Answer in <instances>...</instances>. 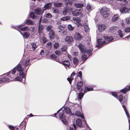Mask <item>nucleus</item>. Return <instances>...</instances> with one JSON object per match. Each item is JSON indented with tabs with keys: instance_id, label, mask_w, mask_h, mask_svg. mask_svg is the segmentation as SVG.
Listing matches in <instances>:
<instances>
[{
	"instance_id": "obj_1",
	"label": "nucleus",
	"mask_w": 130,
	"mask_h": 130,
	"mask_svg": "<svg viewBox=\"0 0 130 130\" xmlns=\"http://www.w3.org/2000/svg\"><path fill=\"white\" fill-rule=\"evenodd\" d=\"M81 52L82 53H87V54L91 53L93 50V48L91 46L88 49H86L84 45L82 44H79L78 46Z\"/></svg>"
},
{
	"instance_id": "obj_2",
	"label": "nucleus",
	"mask_w": 130,
	"mask_h": 130,
	"mask_svg": "<svg viewBox=\"0 0 130 130\" xmlns=\"http://www.w3.org/2000/svg\"><path fill=\"white\" fill-rule=\"evenodd\" d=\"M64 106L57 111V113L59 114L58 116L60 118V120L62 121L63 123L66 124V120L65 118V116L64 114V109L63 110H62V109Z\"/></svg>"
},
{
	"instance_id": "obj_3",
	"label": "nucleus",
	"mask_w": 130,
	"mask_h": 130,
	"mask_svg": "<svg viewBox=\"0 0 130 130\" xmlns=\"http://www.w3.org/2000/svg\"><path fill=\"white\" fill-rule=\"evenodd\" d=\"M19 76L20 77H17L15 79L18 80L20 81L23 83H25V81L26 74L24 72H20Z\"/></svg>"
},
{
	"instance_id": "obj_4",
	"label": "nucleus",
	"mask_w": 130,
	"mask_h": 130,
	"mask_svg": "<svg viewBox=\"0 0 130 130\" xmlns=\"http://www.w3.org/2000/svg\"><path fill=\"white\" fill-rule=\"evenodd\" d=\"M30 60L28 59H26L25 60H22L20 62V63L22 64V67L24 69H25L27 66H29L30 63Z\"/></svg>"
},
{
	"instance_id": "obj_5",
	"label": "nucleus",
	"mask_w": 130,
	"mask_h": 130,
	"mask_svg": "<svg viewBox=\"0 0 130 130\" xmlns=\"http://www.w3.org/2000/svg\"><path fill=\"white\" fill-rule=\"evenodd\" d=\"M102 39H98L97 40V44L95 46L96 47H97L99 48L102 47L103 46V45L106 43V41H104L102 42Z\"/></svg>"
},
{
	"instance_id": "obj_6",
	"label": "nucleus",
	"mask_w": 130,
	"mask_h": 130,
	"mask_svg": "<svg viewBox=\"0 0 130 130\" xmlns=\"http://www.w3.org/2000/svg\"><path fill=\"white\" fill-rule=\"evenodd\" d=\"M83 8H80L79 9H76L72 11V14L74 16H77L79 15L83 10Z\"/></svg>"
},
{
	"instance_id": "obj_7",
	"label": "nucleus",
	"mask_w": 130,
	"mask_h": 130,
	"mask_svg": "<svg viewBox=\"0 0 130 130\" xmlns=\"http://www.w3.org/2000/svg\"><path fill=\"white\" fill-rule=\"evenodd\" d=\"M108 9L105 7H104L101 9L100 12L102 15L103 16L107 15L108 14Z\"/></svg>"
},
{
	"instance_id": "obj_8",
	"label": "nucleus",
	"mask_w": 130,
	"mask_h": 130,
	"mask_svg": "<svg viewBox=\"0 0 130 130\" xmlns=\"http://www.w3.org/2000/svg\"><path fill=\"white\" fill-rule=\"evenodd\" d=\"M103 38L106 41V43L105 44H107L109 43L110 42L112 41L113 39L112 37L108 36H104Z\"/></svg>"
},
{
	"instance_id": "obj_9",
	"label": "nucleus",
	"mask_w": 130,
	"mask_h": 130,
	"mask_svg": "<svg viewBox=\"0 0 130 130\" xmlns=\"http://www.w3.org/2000/svg\"><path fill=\"white\" fill-rule=\"evenodd\" d=\"M66 42L69 44L71 43L73 40V38L72 36H67L65 38Z\"/></svg>"
},
{
	"instance_id": "obj_10",
	"label": "nucleus",
	"mask_w": 130,
	"mask_h": 130,
	"mask_svg": "<svg viewBox=\"0 0 130 130\" xmlns=\"http://www.w3.org/2000/svg\"><path fill=\"white\" fill-rule=\"evenodd\" d=\"M130 90V86H127L124 89L120 90V92L124 94H126L127 92Z\"/></svg>"
},
{
	"instance_id": "obj_11",
	"label": "nucleus",
	"mask_w": 130,
	"mask_h": 130,
	"mask_svg": "<svg viewBox=\"0 0 130 130\" xmlns=\"http://www.w3.org/2000/svg\"><path fill=\"white\" fill-rule=\"evenodd\" d=\"M60 63L62 64L64 66H65L67 70V68L66 67L67 66L68 67L70 65V61L68 60H66L64 61H63L62 62H60Z\"/></svg>"
},
{
	"instance_id": "obj_12",
	"label": "nucleus",
	"mask_w": 130,
	"mask_h": 130,
	"mask_svg": "<svg viewBox=\"0 0 130 130\" xmlns=\"http://www.w3.org/2000/svg\"><path fill=\"white\" fill-rule=\"evenodd\" d=\"M24 24L27 25H34V22L33 21L30 19H27L24 21Z\"/></svg>"
},
{
	"instance_id": "obj_13",
	"label": "nucleus",
	"mask_w": 130,
	"mask_h": 130,
	"mask_svg": "<svg viewBox=\"0 0 130 130\" xmlns=\"http://www.w3.org/2000/svg\"><path fill=\"white\" fill-rule=\"evenodd\" d=\"M122 106L124 108L125 111V113L127 117L129 123V126H130V117L129 116L128 112L126 109V107L124 105H123Z\"/></svg>"
},
{
	"instance_id": "obj_14",
	"label": "nucleus",
	"mask_w": 130,
	"mask_h": 130,
	"mask_svg": "<svg viewBox=\"0 0 130 130\" xmlns=\"http://www.w3.org/2000/svg\"><path fill=\"white\" fill-rule=\"evenodd\" d=\"M21 64H22L19 63L18 64L15 68L17 71L18 72H23V71L24 70L23 68L21 67Z\"/></svg>"
},
{
	"instance_id": "obj_15",
	"label": "nucleus",
	"mask_w": 130,
	"mask_h": 130,
	"mask_svg": "<svg viewBox=\"0 0 130 130\" xmlns=\"http://www.w3.org/2000/svg\"><path fill=\"white\" fill-rule=\"evenodd\" d=\"M34 11L37 15H42L44 13L43 10H41L40 8H37L34 10Z\"/></svg>"
},
{
	"instance_id": "obj_16",
	"label": "nucleus",
	"mask_w": 130,
	"mask_h": 130,
	"mask_svg": "<svg viewBox=\"0 0 130 130\" xmlns=\"http://www.w3.org/2000/svg\"><path fill=\"white\" fill-rule=\"evenodd\" d=\"M106 27L105 25L104 24H101L98 26V29L99 31L102 32L104 31Z\"/></svg>"
},
{
	"instance_id": "obj_17",
	"label": "nucleus",
	"mask_w": 130,
	"mask_h": 130,
	"mask_svg": "<svg viewBox=\"0 0 130 130\" xmlns=\"http://www.w3.org/2000/svg\"><path fill=\"white\" fill-rule=\"evenodd\" d=\"M83 86V83L82 81L78 82L77 84V89L78 90L80 91L81 89H83L82 88Z\"/></svg>"
},
{
	"instance_id": "obj_18",
	"label": "nucleus",
	"mask_w": 130,
	"mask_h": 130,
	"mask_svg": "<svg viewBox=\"0 0 130 130\" xmlns=\"http://www.w3.org/2000/svg\"><path fill=\"white\" fill-rule=\"evenodd\" d=\"M82 38V36L79 32H77L74 36V39L77 41H80Z\"/></svg>"
},
{
	"instance_id": "obj_19",
	"label": "nucleus",
	"mask_w": 130,
	"mask_h": 130,
	"mask_svg": "<svg viewBox=\"0 0 130 130\" xmlns=\"http://www.w3.org/2000/svg\"><path fill=\"white\" fill-rule=\"evenodd\" d=\"M75 73L74 72H73L71 74L70 78H67V80L69 81L70 84H71L72 81L73 79V76L75 75Z\"/></svg>"
},
{
	"instance_id": "obj_20",
	"label": "nucleus",
	"mask_w": 130,
	"mask_h": 130,
	"mask_svg": "<svg viewBox=\"0 0 130 130\" xmlns=\"http://www.w3.org/2000/svg\"><path fill=\"white\" fill-rule=\"evenodd\" d=\"M83 90V89H81L80 90V92L77 94H78V98L79 99H82L84 95V94L82 92Z\"/></svg>"
},
{
	"instance_id": "obj_21",
	"label": "nucleus",
	"mask_w": 130,
	"mask_h": 130,
	"mask_svg": "<svg viewBox=\"0 0 130 130\" xmlns=\"http://www.w3.org/2000/svg\"><path fill=\"white\" fill-rule=\"evenodd\" d=\"M76 124L77 126H78L80 127L82 126V123L80 119H77L76 121Z\"/></svg>"
},
{
	"instance_id": "obj_22",
	"label": "nucleus",
	"mask_w": 130,
	"mask_h": 130,
	"mask_svg": "<svg viewBox=\"0 0 130 130\" xmlns=\"http://www.w3.org/2000/svg\"><path fill=\"white\" fill-rule=\"evenodd\" d=\"M119 18V16L117 14L114 15L111 19V21L113 22H115L117 21Z\"/></svg>"
},
{
	"instance_id": "obj_23",
	"label": "nucleus",
	"mask_w": 130,
	"mask_h": 130,
	"mask_svg": "<svg viewBox=\"0 0 130 130\" xmlns=\"http://www.w3.org/2000/svg\"><path fill=\"white\" fill-rule=\"evenodd\" d=\"M49 37L50 39H53L55 36L53 30L51 31L49 34Z\"/></svg>"
},
{
	"instance_id": "obj_24",
	"label": "nucleus",
	"mask_w": 130,
	"mask_h": 130,
	"mask_svg": "<svg viewBox=\"0 0 130 130\" xmlns=\"http://www.w3.org/2000/svg\"><path fill=\"white\" fill-rule=\"evenodd\" d=\"M30 35L29 32H25L23 33L22 36L24 39H27L29 37Z\"/></svg>"
},
{
	"instance_id": "obj_25",
	"label": "nucleus",
	"mask_w": 130,
	"mask_h": 130,
	"mask_svg": "<svg viewBox=\"0 0 130 130\" xmlns=\"http://www.w3.org/2000/svg\"><path fill=\"white\" fill-rule=\"evenodd\" d=\"M9 79L7 77H5L0 79V83H3L8 81Z\"/></svg>"
},
{
	"instance_id": "obj_26",
	"label": "nucleus",
	"mask_w": 130,
	"mask_h": 130,
	"mask_svg": "<svg viewBox=\"0 0 130 130\" xmlns=\"http://www.w3.org/2000/svg\"><path fill=\"white\" fill-rule=\"evenodd\" d=\"M62 4L61 3H58L57 2H54V5L55 7H61L62 6Z\"/></svg>"
},
{
	"instance_id": "obj_27",
	"label": "nucleus",
	"mask_w": 130,
	"mask_h": 130,
	"mask_svg": "<svg viewBox=\"0 0 130 130\" xmlns=\"http://www.w3.org/2000/svg\"><path fill=\"white\" fill-rule=\"evenodd\" d=\"M74 5L76 8H81L83 7L84 6V4L81 3H75Z\"/></svg>"
},
{
	"instance_id": "obj_28",
	"label": "nucleus",
	"mask_w": 130,
	"mask_h": 130,
	"mask_svg": "<svg viewBox=\"0 0 130 130\" xmlns=\"http://www.w3.org/2000/svg\"><path fill=\"white\" fill-rule=\"evenodd\" d=\"M127 8L126 7H124L121 8L120 10V12L122 13H123L125 12V13H126L127 12L129 13V12H127V11H125V10L127 9Z\"/></svg>"
},
{
	"instance_id": "obj_29",
	"label": "nucleus",
	"mask_w": 130,
	"mask_h": 130,
	"mask_svg": "<svg viewBox=\"0 0 130 130\" xmlns=\"http://www.w3.org/2000/svg\"><path fill=\"white\" fill-rule=\"evenodd\" d=\"M70 17L69 16H66L61 18L60 20L62 21H68L70 20Z\"/></svg>"
},
{
	"instance_id": "obj_30",
	"label": "nucleus",
	"mask_w": 130,
	"mask_h": 130,
	"mask_svg": "<svg viewBox=\"0 0 130 130\" xmlns=\"http://www.w3.org/2000/svg\"><path fill=\"white\" fill-rule=\"evenodd\" d=\"M43 28V26L42 25H39L38 27V32L39 34H40Z\"/></svg>"
},
{
	"instance_id": "obj_31",
	"label": "nucleus",
	"mask_w": 130,
	"mask_h": 130,
	"mask_svg": "<svg viewBox=\"0 0 130 130\" xmlns=\"http://www.w3.org/2000/svg\"><path fill=\"white\" fill-rule=\"evenodd\" d=\"M88 58L87 56L86 55L83 54L82 55L81 59L84 62Z\"/></svg>"
},
{
	"instance_id": "obj_32",
	"label": "nucleus",
	"mask_w": 130,
	"mask_h": 130,
	"mask_svg": "<svg viewBox=\"0 0 130 130\" xmlns=\"http://www.w3.org/2000/svg\"><path fill=\"white\" fill-rule=\"evenodd\" d=\"M32 46V49L33 51H34L37 47V46L35 43H31L30 44Z\"/></svg>"
},
{
	"instance_id": "obj_33",
	"label": "nucleus",
	"mask_w": 130,
	"mask_h": 130,
	"mask_svg": "<svg viewBox=\"0 0 130 130\" xmlns=\"http://www.w3.org/2000/svg\"><path fill=\"white\" fill-rule=\"evenodd\" d=\"M29 16L32 19H34L35 18L36 16L35 13L34 12H32L30 13Z\"/></svg>"
},
{
	"instance_id": "obj_34",
	"label": "nucleus",
	"mask_w": 130,
	"mask_h": 130,
	"mask_svg": "<svg viewBox=\"0 0 130 130\" xmlns=\"http://www.w3.org/2000/svg\"><path fill=\"white\" fill-rule=\"evenodd\" d=\"M111 93L112 95L115 97L117 99H118L119 97L116 92H111Z\"/></svg>"
},
{
	"instance_id": "obj_35",
	"label": "nucleus",
	"mask_w": 130,
	"mask_h": 130,
	"mask_svg": "<svg viewBox=\"0 0 130 130\" xmlns=\"http://www.w3.org/2000/svg\"><path fill=\"white\" fill-rule=\"evenodd\" d=\"M118 33L120 37L122 38L123 37V32L121 29H119L118 31Z\"/></svg>"
},
{
	"instance_id": "obj_36",
	"label": "nucleus",
	"mask_w": 130,
	"mask_h": 130,
	"mask_svg": "<svg viewBox=\"0 0 130 130\" xmlns=\"http://www.w3.org/2000/svg\"><path fill=\"white\" fill-rule=\"evenodd\" d=\"M73 63L75 64H77L79 62L78 59L76 57H75L73 59Z\"/></svg>"
},
{
	"instance_id": "obj_37",
	"label": "nucleus",
	"mask_w": 130,
	"mask_h": 130,
	"mask_svg": "<svg viewBox=\"0 0 130 130\" xmlns=\"http://www.w3.org/2000/svg\"><path fill=\"white\" fill-rule=\"evenodd\" d=\"M65 112L68 114H70L71 110L70 108L68 107L66 108L65 109Z\"/></svg>"
},
{
	"instance_id": "obj_38",
	"label": "nucleus",
	"mask_w": 130,
	"mask_h": 130,
	"mask_svg": "<svg viewBox=\"0 0 130 130\" xmlns=\"http://www.w3.org/2000/svg\"><path fill=\"white\" fill-rule=\"evenodd\" d=\"M66 6H67L69 4L70 5H71L72 3V1H70L69 0H68L64 2Z\"/></svg>"
},
{
	"instance_id": "obj_39",
	"label": "nucleus",
	"mask_w": 130,
	"mask_h": 130,
	"mask_svg": "<svg viewBox=\"0 0 130 130\" xmlns=\"http://www.w3.org/2000/svg\"><path fill=\"white\" fill-rule=\"evenodd\" d=\"M80 117L82 119H84L83 120V121L84 122L85 124H86L87 126H88V125L87 124V123L85 121V120L84 119L85 117L84 115L83 114H81L80 115Z\"/></svg>"
},
{
	"instance_id": "obj_40",
	"label": "nucleus",
	"mask_w": 130,
	"mask_h": 130,
	"mask_svg": "<svg viewBox=\"0 0 130 130\" xmlns=\"http://www.w3.org/2000/svg\"><path fill=\"white\" fill-rule=\"evenodd\" d=\"M81 114V112L78 110H76L75 112V115L78 117H80Z\"/></svg>"
},
{
	"instance_id": "obj_41",
	"label": "nucleus",
	"mask_w": 130,
	"mask_h": 130,
	"mask_svg": "<svg viewBox=\"0 0 130 130\" xmlns=\"http://www.w3.org/2000/svg\"><path fill=\"white\" fill-rule=\"evenodd\" d=\"M59 46V44L58 43L56 42L54 45V48L56 49Z\"/></svg>"
},
{
	"instance_id": "obj_42",
	"label": "nucleus",
	"mask_w": 130,
	"mask_h": 130,
	"mask_svg": "<svg viewBox=\"0 0 130 130\" xmlns=\"http://www.w3.org/2000/svg\"><path fill=\"white\" fill-rule=\"evenodd\" d=\"M61 51L62 52H65L67 50V48L65 46H62V48H61Z\"/></svg>"
},
{
	"instance_id": "obj_43",
	"label": "nucleus",
	"mask_w": 130,
	"mask_h": 130,
	"mask_svg": "<svg viewBox=\"0 0 130 130\" xmlns=\"http://www.w3.org/2000/svg\"><path fill=\"white\" fill-rule=\"evenodd\" d=\"M28 28V26H26L20 28V30L21 31H25L27 30Z\"/></svg>"
},
{
	"instance_id": "obj_44",
	"label": "nucleus",
	"mask_w": 130,
	"mask_h": 130,
	"mask_svg": "<svg viewBox=\"0 0 130 130\" xmlns=\"http://www.w3.org/2000/svg\"><path fill=\"white\" fill-rule=\"evenodd\" d=\"M125 23L127 24L130 23V17H128L126 18Z\"/></svg>"
},
{
	"instance_id": "obj_45",
	"label": "nucleus",
	"mask_w": 130,
	"mask_h": 130,
	"mask_svg": "<svg viewBox=\"0 0 130 130\" xmlns=\"http://www.w3.org/2000/svg\"><path fill=\"white\" fill-rule=\"evenodd\" d=\"M68 28L70 30H73L74 27L72 25L70 24H69L68 25Z\"/></svg>"
},
{
	"instance_id": "obj_46",
	"label": "nucleus",
	"mask_w": 130,
	"mask_h": 130,
	"mask_svg": "<svg viewBox=\"0 0 130 130\" xmlns=\"http://www.w3.org/2000/svg\"><path fill=\"white\" fill-rule=\"evenodd\" d=\"M46 17L50 18L52 17V15L50 13H47L45 16Z\"/></svg>"
},
{
	"instance_id": "obj_47",
	"label": "nucleus",
	"mask_w": 130,
	"mask_h": 130,
	"mask_svg": "<svg viewBox=\"0 0 130 130\" xmlns=\"http://www.w3.org/2000/svg\"><path fill=\"white\" fill-rule=\"evenodd\" d=\"M53 10V12L55 13H58L59 10L57 9L53 8L52 9Z\"/></svg>"
},
{
	"instance_id": "obj_48",
	"label": "nucleus",
	"mask_w": 130,
	"mask_h": 130,
	"mask_svg": "<svg viewBox=\"0 0 130 130\" xmlns=\"http://www.w3.org/2000/svg\"><path fill=\"white\" fill-rule=\"evenodd\" d=\"M85 89H86L88 91H89L93 90L92 88H89L88 87H85Z\"/></svg>"
},
{
	"instance_id": "obj_49",
	"label": "nucleus",
	"mask_w": 130,
	"mask_h": 130,
	"mask_svg": "<svg viewBox=\"0 0 130 130\" xmlns=\"http://www.w3.org/2000/svg\"><path fill=\"white\" fill-rule=\"evenodd\" d=\"M123 99V97L122 95H120L119 96V100L120 101L121 104H122V101Z\"/></svg>"
},
{
	"instance_id": "obj_50",
	"label": "nucleus",
	"mask_w": 130,
	"mask_h": 130,
	"mask_svg": "<svg viewBox=\"0 0 130 130\" xmlns=\"http://www.w3.org/2000/svg\"><path fill=\"white\" fill-rule=\"evenodd\" d=\"M125 31L126 32H130V27H126L124 29Z\"/></svg>"
},
{
	"instance_id": "obj_51",
	"label": "nucleus",
	"mask_w": 130,
	"mask_h": 130,
	"mask_svg": "<svg viewBox=\"0 0 130 130\" xmlns=\"http://www.w3.org/2000/svg\"><path fill=\"white\" fill-rule=\"evenodd\" d=\"M50 57L55 59H56L57 58V56L54 54H51L50 56Z\"/></svg>"
},
{
	"instance_id": "obj_52",
	"label": "nucleus",
	"mask_w": 130,
	"mask_h": 130,
	"mask_svg": "<svg viewBox=\"0 0 130 130\" xmlns=\"http://www.w3.org/2000/svg\"><path fill=\"white\" fill-rule=\"evenodd\" d=\"M42 40L43 41V42L44 44L47 41V40H46V38L44 37L42 38Z\"/></svg>"
},
{
	"instance_id": "obj_53",
	"label": "nucleus",
	"mask_w": 130,
	"mask_h": 130,
	"mask_svg": "<svg viewBox=\"0 0 130 130\" xmlns=\"http://www.w3.org/2000/svg\"><path fill=\"white\" fill-rule=\"evenodd\" d=\"M52 26L51 25H48L46 27V30L48 31H50L51 30V28H52Z\"/></svg>"
},
{
	"instance_id": "obj_54",
	"label": "nucleus",
	"mask_w": 130,
	"mask_h": 130,
	"mask_svg": "<svg viewBox=\"0 0 130 130\" xmlns=\"http://www.w3.org/2000/svg\"><path fill=\"white\" fill-rule=\"evenodd\" d=\"M67 32L65 30H63L62 31V32H61V35L63 36L64 35H66L67 34Z\"/></svg>"
},
{
	"instance_id": "obj_55",
	"label": "nucleus",
	"mask_w": 130,
	"mask_h": 130,
	"mask_svg": "<svg viewBox=\"0 0 130 130\" xmlns=\"http://www.w3.org/2000/svg\"><path fill=\"white\" fill-rule=\"evenodd\" d=\"M16 68L14 67L12 71L11 74H15L16 71Z\"/></svg>"
},
{
	"instance_id": "obj_56",
	"label": "nucleus",
	"mask_w": 130,
	"mask_h": 130,
	"mask_svg": "<svg viewBox=\"0 0 130 130\" xmlns=\"http://www.w3.org/2000/svg\"><path fill=\"white\" fill-rule=\"evenodd\" d=\"M67 9H65L64 10L62 11V14L64 15H66L67 13Z\"/></svg>"
},
{
	"instance_id": "obj_57",
	"label": "nucleus",
	"mask_w": 130,
	"mask_h": 130,
	"mask_svg": "<svg viewBox=\"0 0 130 130\" xmlns=\"http://www.w3.org/2000/svg\"><path fill=\"white\" fill-rule=\"evenodd\" d=\"M82 73L81 71H79L78 73V76L81 78L82 77Z\"/></svg>"
},
{
	"instance_id": "obj_58",
	"label": "nucleus",
	"mask_w": 130,
	"mask_h": 130,
	"mask_svg": "<svg viewBox=\"0 0 130 130\" xmlns=\"http://www.w3.org/2000/svg\"><path fill=\"white\" fill-rule=\"evenodd\" d=\"M25 24H24V22L23 23L17 26L18 29H20V28H21L20 27L24 25Z\"/></svg>"
},
{
	"instance_id": "obj_59",
	"label": "nucleus",
	"mask_w": 130,
	"mask_h": 130,
	"mask_svg": "<svg viewBox=\"0 0 130 130\" xmlns=\"http://www.w3.org/2000/svg\"><path fill=\"white\" fill-rule=\"evenodd\" d=\"M64 28V26L61 25H60L58 26V28L59 29H60L61 30H62Z\"/></svg>"
},
{
	"instance_id": "obj_60",
	"label": "nucleus",
	"mask_w": 130,
	"mask_h": 130,
	"mask_svg": "<svg viewBox=\"0 0 130 130\" xmlns=\"http://www.w3.org/2000/svg\"><path fill=\"white\" fill-rule=\"evenodd\" d=\"M34 5L33 4H31L30 5V9L34 10Z\"/></svg>"
},
{
	"instance_id": "obj_61",
	"label": "nucleus",
	"mask_w": 130,
	"mask_h": 130,
	"mask_svg": "<svg viewBox=\"0 0 130 130\" xmlns=\"http://www.w3.org/2000/svg\"><path fill=\"white\" fill-rule=\"evenodd\" d=\"M87 9L89 10L91 8V6L89 4H88L86 7Z\"/></svg>"
},
{
	"instance_id": "obj_62",
	"label": "nucleus",
	"mask_w": 130,
	"mask_h": 130,
	"mask_svg": "<svg viewBox=\"0 0 130 130\" xmlns=\"http://www.w3.org/2000/svg\"><path fill=\"white\" fill-rule=\"evenodd\" d=\"M75 20V22L76 23H78L80 22V20L79 19H76Z\"/></svg>"
},
{
	"instance_id": "obj_63",
	"label": "nucleus",
	"mask_w": 130,
	"mask_h": 130,
	"mask_svg": "<svg viewBox=\"0 0 130 130\" xmlns=\"http://www.w3.org/2000/svg\"><path fill=\"white\" fill-rule=\"evenodd\" d=\"M55 54L57 55H59L60 54V53L59 51H56L55 52Z\"/></svg>"
},
{
	"instance_id": "obj_64",
	"label": "nucleus",
	"mask_w": 130,
	"mask_h": 130,
	"mask_svg": "<svg viewBox=\"0 0 130 130\" xmlns=\"http://www.w3.org/2000/svg\"><path fill=\"white\" fill-rule=\"evenodd\" d=\"M44 51L43 50H42L40 53V55H43L44 54Z\"/></svg>"
}]
</instances>
